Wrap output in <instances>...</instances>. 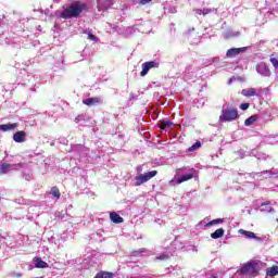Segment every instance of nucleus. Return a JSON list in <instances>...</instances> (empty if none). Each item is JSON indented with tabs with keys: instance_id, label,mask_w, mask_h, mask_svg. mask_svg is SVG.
Returning a JSON list of instances; mask_svg holds the SVG:
<instances>
[{
	"instance_id": "obj_1",
	"label": "nucleus",
	"mask_w": 278,
	"mask_h": 278,
	"mask_svg": "<svg viewBox=\"0 0 278 278\" xmlns=\"http://www.w3.org/2000/svg\"><path fill=\"white\" fill-rule=\"evenodd\" d=\"M88 10V4L81 2V1H75L72 4H70L66 9H64L60 16L61 18H79L81 16V12H86Z\"/></svg>"
},
{
	"instance_id": "obj_2",
	"label": "nucleus",
	"mask_w": 278,
	"mask_h": 278,
	"mask_svg": "<svg viewBox=\"0 0 278 278\" xmlns=\"http://www.w3.org/2000/svg\"><path fill=\"white\" fill-rule=\"evenodd\" d=\"M239 273L241 275H250V277H257L260 275V264L255 261H250L241 266Z\"/></svg>"
},
{
	"instance_id": "obj_3",
	"label": "nucleus",
	"mask_w": 278,
	"mask_h": 278,
	"mask_svg": "<svg viewBox=\"0 0 278 278\" xmlns=\"http://www.w3.org/2000/svg\"><path fill=\"white\" fill-rule=\"evenodd\" d=\"M238 118V109L226 108L222 110L219 123H231Z\"/></svg>"
},
{
	"instance_id": "obj_4",
	"label": "nucleus",
	"mask_w": 278,
	"mask_h": 278,
	"mask_svg": "<svg viewBox=\"0 0 278 278\" xmlns=\"http://www.w3.org/2000/svg\"><path fill=\"white\" fill-rule=\"evenodd\" d=\"M155 175H157V170H152V172H148L144 173L142 175L136 176V184L135 186H142V184H147V181H149L150 179H153V177H155Z\"/></svg>"
},
{
	"instance_id": "obj_5",
	"label": "nucleus",
	"mask_w": 278,
	"mask_h": 278,
	"mask_svg": "<svg viewBox=\"0 0 278 278\" xmlns=\"http://www.w3.org/2000/svg\"><path fill=\"white\" fill-rule=\"evenodd\" d=\"M141 68L140 76L146 77V75H149L151 68H160V63L156 61L144 62L142 63Z\"/></svg>"
},
{
	"instance_id": "obj_6",
	"label": "nucleus",
	"mask_w": 278,
	"mask_h": 278,
	"mask_svg": "<svg viewBox=\"0 0 278 278\" xmlns=\"http://www.w3.org/2000/svg\"><path fill=\"white\" fill-rule=\"evenodd\" d=\"M84 105L88 108H92V105H103V99L99 97L88 98L83 101Z\"/></svg>"
},
{
	"instance_id": "obj_7",
	"label": "nucleus",
	"mask_w": 278,
	"mask_h": 278,
	"mask_svg": "<svg viewBox=\"0 0 278 278\" xmlns=\"http://www.w3.org/2000/svg\"><path fill=\"white\" fill-rule=\"evenodd\" d=\"M244 51H247V47L228 49L226 52V58H237V55L244 53Z\"/></svg>"
},
{
	"instance_id": "obj_8",
	"label": "nucleus",
	"mask_w": 278,
	"mask_h": 278,
	"mask_svg": "<svg viewBox=\"0 0 278 278\" xmlns=\"http://www.w3.org/2000/svg\"><path fill=\"white\" fill-rule=\"evenodd\" d=\"M239 233H241V236H245V238H248L249 240H257V241L262 240V237H256L255 232L253 231L239 229Z\"/></svg>"
},
{
	"instance_id": "obj_9",
	"label": "nucleus",
	"mask_w": 278,
	"mask_h": 278,
	"mask_svg": "<svg viewBox=\"0 0 278 278\" xmlns=\"http://www.w3.org/2000/svg\"><path fill=\"white\" fill-rule=\"evenodd\" d=\"M27 138V132L20 130L13 135L14 142H25V139Z\"/></svg>"
},
{
	"instance_id": "obj_10",
	"label": "nucleus",
	"mask_w": 278,
	"mask_h": 278,
	"mask_svg": "<svg viewBox=\"0 0 278 278\" xmlns=\"http://www.w3.org/2000/svg\"><path fill=\"white\" fill-rule=\"evenodd\" d=\"M35 268H49V263L42 261L41 257H34L33 258Z\"/></svg>"
},
{
	"instance_id": "obj_11",
	"label": "nucleus",
	"mask_w": 278,
	"mask_h": 278,
	"mask_svg": "<svg viewBox=\"0 0 278 278\" xmlns=\"http://www.w3.org/2000/svg\"><path fill=\"white\" fill-rule=\"evenodd\" d=\"M110 219L112 220V223H115V225H121V223H125V219L116 212L110 213Z\"/></svg>"
},
{
	"instance_id": "obj_12",
	"label": "nucleus",
	"mask_w": 278,
	"mask_h": 278,
	"mask_svg": "<svg viewBox=\"0 0 278 278\" xmlns=\"http://www.w3.org/2000/svg\"><path fill=\"white\" fill-rule=\"evenodd\" d=\"M18 127V123H13V124H2L0 125V130L1 131H13Z\"/></svg>"
},
{
	"instance_id": "obj_13",
	"label": "nucleus",
	"mask_w": 278,
	"mask_h": 278,
	"mask_svg": "<svg viewBox=\"0 0 278 278\" xmlns=\"http://www.w3.org/2000/svg\"><path fill=\"white\" fill-rule=\"evenodd\" d=\"M241 94L243 97H257V91L255 88H248V89H242Z\"/></svg>"
},
{
	"instance_id": "obj_14",
	"label": "nucleus",
	"mask_w": 278,
	"mask_h": 278,
	"mask_svg": "<svg viewBox=\"0 0 278 278\" xmlns=\"http://www.w3.org/2000/svg\"><path fill=\"white\" fill-rule=\"evenodd\" d=\"M224 236H225V229L223 228H218L213 233H211V238H213V240H218V238H223Z\"/></svg>"
},
{
	"instance_id": "obj_15",
	"label": "nucleus",
	"mask_w": 278,
	"mask_h": 278,
	"mask_svg": "<svg viewBox=\"0 0 278 278\" xmlns=\"http://www.w3.org/2000/svg\"><path fill=\"white\" fill-rule=\"evenodd\" d=\"M267 277H275L278 275V266L274 265L266 269Z\"/></svg>"
},
{
	"instance_id": "obj_16",
	"label": "nucleus",
	"mask_w": 278,
	"mask_h": 278,
	"mask_svg": "<svg viewBox=\"0 0 278 278\" xmlns=\"http://www.w3.org/2000/svg\"><path fill=\"white\" fill-rule=\"evenodd\" d=\"M94 278H114V273L112 271H99Z\"/></svg>"
},
{
	"instance_id": "obj_17",
	"label": "nucleus",
	"mask_w": 278,
	"mask_h": 278,
	"mask_svg": "<svg viewBox=\"0 0 278 278\" xmlns=\"http://www.w3.org/2000/svg\"><path fill=\"white\" fill-rule=\"evenodd\" d=\"M257 118H260V116H257V115H251L249 118H247V119L244 121L245 127H251V125H253V123H255V121H257Z\"/></svg>"
},
{
	"instance_id": "obj_18",
	"label": "nucleus",
	"mask_w": 278,
	"mask_h": 278,
	"mask_svg": "<svg viewBox=\"0 0 278 278\" xmlns=\"http://www.w3.org/2000/svg\"><path fill=\"white\" fill-rule=\"evenodd\" d=\"M194 175L192 174H185L177 179V184H184V181H189V179H192Z\"/></svg>"
},
{
	"instance_id": "obj_19",
	"label": "nucleus",
	"mask_w": 278,
	"mask_h": 278,
	"mask_svg": "<svg viewBox=\"0 0 278 278\" xmlns=\"http://www.w3.org/2000/svg\"><path fill=\"white\" fill-rule=\"evenodd\" d=\"M10 168H11V165H10V164L2 163V164L0 165V174H1V175H5V174L10 173Z\"/></svg>"
},
{
	"instance_id": "obj_20",
	"label": "nucleus",
	"mask_w": 278,
	"mask_h": 278,
	"mask_svg": "<svg viewBox=\"0 0 278 278\" xmlns=\"http://www.w3.org/2000/svg\"><path fill=\"white\" fill-rule=\"evenodd\" d=\"M50 194H52V197H55V199H60V197H62V193L60 192V188H58V186L51 188Z\"/></svg>"
},
{
	"instance_id": "obj_21",
	"label": "nucleus",
	"mask_w": 278,
	"mask_h": 278,
	"mask_svg": "<svg viewBox=\"0 0 278 278\" xmlns=\"http://www.w3.org/2000/svg\"><path fill=\"white\" fill-rule=\"evenodd\" d=\"M159 127H160V129H162V130H164V129H166V128H168V127H173V122H170V121H162L160 124H159Z\"/></svg>"
},
{
	"instance_id": "obj_22",
	"label": "nucleus",
	"mask_w": 278,
	"mask_h": 278,
	"mask_svg": "<svg viewBox=\"0 0 278 278\" xmlns=\"http://www.w3.org/2000/svg\"><path fill=\"white\" fill-rule=\"evenodd\" d=\"M223 223H224L223 218L213 219L206 224V227H212L213 225H220Z\"/></svg>"
},
{
	"instance_id": "obj_23",
	"label": "nucleus",
	"mask_w": 278,
	"mask_h": 278,
	"mask_svg": "<svg viewBox=\"0 0 278 278\" xmlns=\"http://www.w3.org/2000/svg\"><path fill=\"white\" fill-rule=\"evenodd\" d=\"M99 5H102L104 10H108V8H111V5H114V3L112 2V0H105L104 2L100 0Z\"/></svg>"
},
{
	"instance_id": "obj_24",
	"label": "nucleus",
	"mask_w": 278,
	"mask_h": 278,
	"mask_svg": "<svg viewBox=\"0 0 278 278\" xmlns=\"http://www.w3.org/2000/svg\"><path fill=\"white\" fill-rule=\"evenodd\" d=\"M201 147V141H197L193 146L189 148V151H197Z\"/></svg>"
},
{
	"instance_id": "obj_25",
	"label": "nucleus",
	"mask_w": 278,
	"mask_h": 278,
	"mask_svg": "<svg viewBox=\"0 0 278 278\" xmlns=\"http://www.w3.org/2000/svg\"><path fill=\"white\" fill-rule=\"evenodd\" d=\"M156 260H170V256L168 254H161L156 256Z\"/></svg>"
},
{
	"instance_id": "obj_26",
	"label": "nucleus",
	"mask_w": 278,
	"mask_h": 278,
	"mask_svg": "<svg viewBox=\"0 0 278 278\" xmlns=\"http://www.w3.org/2000/svg\"><path fill=\"white\" fill-rule=\"evenodd\" d=\"M270 62L275 68H278V60L277 58H270Z\"/></svg>"
},
{
	"instance_id": "obj_27",
	"label": "nucleus",
	"mask_w": 278,
	"mask_h": 278,
	"mask_svg": "<svg viewBox=\"0 0 278 278\" xmlns=\"http://www.w3.org/2000/svg\"><path fill=\"white\" fill-rule=\"evenodd\" d=\"M153 0H139V5H149Z\"/></svg>"
},
{
	"instance_id": "obj_28",
	"label": "nucleus",
	"mask_w": 278,
	"mask_h": 278,
	"mask_svg": "<svg viewBox=\"0 0 278 278\" xmlns=\"http://www.w3.org/2000/svg\"><path fill=\"white\" fill-rule=\"evenodd\" d=\"M203 14V16H205L206 14H210V9H204L203 11L202 10H198V14Z\"/></svg>"
},
{
	"instance_id": "obj_29",
	"label": "nucleus",
	"mask_w": 278,
	"mask_h": 278,
	"mask_svg": "<svg viewBox=\"0 0 278 278\" xmlns=\"http://www.w3.org/2000/svg\"><path fill=\"white\" fill-rule=\"evenodd\" d=\"M250 103H242L241 105H240V110H249V108H250Z\"/></svg>"
},
{
	"instance_id": "obj_30",
	"label": "nucleus",
	"mask_w": 278,
	"mask_h": 278,
	"mask_svg": "<svg viewBox=\"0 0 278 278\" xmlns=\"http://www.w3.org/2000/svg\"><path fill=\"white\" fill-rule=\"evenodd\" d=\"M88 38H89V40L97 41V36H94L93 34H89Z\"/></svg>"
},
{
	"instance_id": "obj_31",
	"label": "nucleus",
	"mask_w": 278,
	"mask_h": 278,
	"mask_svg": "<svg viewBox=\"0 0 278 278\" xmlns=\"http://www.w3.org/2000/svg\"><path fill=\"white\" fill-rule=\"evenodd\" d=\"M134 253H147V249L141 248V249L135 251Z\"/></svg>"
},
{
	"instance_id": "obj_32",
	"label": "nucleus",
	"mask_w": 278,
	"mask_h": 278,
	"mask_svg": "<svg viewBox=\"0 0 278 278\" xmlns=\"http://www.w3.org/2000/svg\"><path fill=\"white\" fill-rule=\"evenodd\" d=\"M13 277L21 278V277H23V274H21V273H13Z\"/></svg>"
},
{
	"instance_id": "obj_33",
	"label": "nucleus",
	"mask_w": 278,
	"mask_h": 278,
	"mask_svg": "<svg viewBox=\"0 0 278 278\" xmlns=\"http://www.w3.org/2000/svg\"><path fill=\"white\" fill-rule=\"evenodd\" d=\"M264 205H268V207H269V212H271V211H273V207H270V203H263V204H262V206L264 207Z\"/></svg>"
},
{
	"instance_id": "obj_34",
	"label": "nucleus",
	"mask_w": 278,
	"mask_h": 278,
	"mask_svg": "<svg viewBox=\"0 0 278 278\" xmlns=\"http://www.w3.org/2000/svg\"><path fill=\"white\" fill-rule=\"evenodd\" d=\"M75 121H76V123H79V119L76 118Z\"/></svg>"
},
{
	"instance_id": "obj_35",
	"label": "nucleus",
	"mask_w": 278,
	"mask_h": 278,
	"mask_svg": "<svg viewBox=\"0 0 278 278\" xmlns=\"http://www.w3.org/2000/svg\"><path fill=\"white\" fill-rule=\"evenodd\" d=\"M212 278H217L216 276H213Z\"/></svg>"
}]
</instances>
